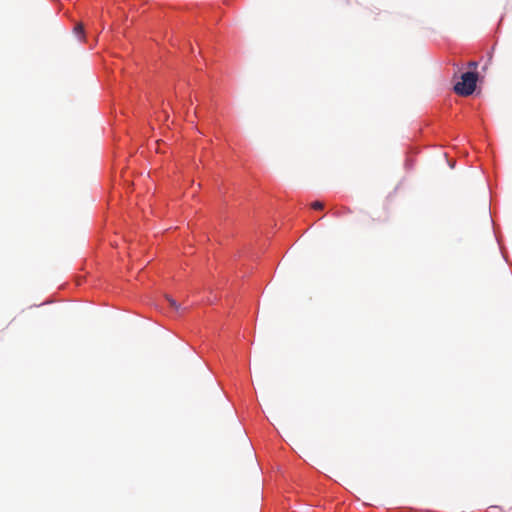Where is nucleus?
Here are the masks:
<instances>
[{"label":"nucleus","mask_w":512,"mask_h":512,"mask_svg":"<svg viewBox=\"0 0 512 512\" xmlns=\"http://www.w3.org/2000/svg\"><path fill=\"white\" fill-rule=\"evenodd\" d=\"M311 208L315 210H322L324 208V203L321 201H315L311 204Z\"/></svg>","instance_id":"7ed1b4c3"},{"label":"nucleus","mask_w":512,"mask_h":512,"mask_svg":"<svg viewBox=\"0 0 512 512\" xmlns=\"http://www.w3.org/2000/svg\"><path fill=\"white\" fill-rule=\"evenodd\" d=\"M74 32L79 34V35H82L83 32H84V28H83V25L82 24H77L74 28Z\"/></svg>","instance_id":"20e7f679"},{"label":"nucleus","mask_w":512,"mask_h":512,"mask_svg":"<svg viewBox=\"0 0 512 512\" xmlns=\"http://www.w3.org/2000/svg\"><path fill=\"white\" fill-rule=\"evenodd\" d=\"M165 298L173 309H175L176 311L180 309V305L172 297L166 295Z\"/></svg>","instance_id":"f03ea898"},{"label":"nucleus","mask_w":512,"mask_h":512,"mask_svg":"<svg viewBox=\"0 0 512 512\" xmlns=\"http://www.w3.org/2000/svg\"><path fill=\"white\" fill-rule=\"evenodd\" d=\"M468 67H469L470 69H476V68L478 67V63H477V62H475V61H470V62L468 63Z\"/></svg>","instance_id":"39448f33"},{"label":"nucleus","mask_w":512,"mask_h":512,"mask_svg":"<svg viewBox=\"0 0 512 512\" xmlns=\"http://www.w3.org/2000/svg\"><path fill=\"white\" fill-rule=\"evenodd\" d=\"M477 80L478 74L476 72L470 71L462 74L461 81L454 86L455 93L461 96L471 95L475 91Z\"/></svg>","instance_id":"f257e3e1"}]
</instances>
